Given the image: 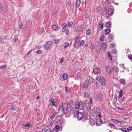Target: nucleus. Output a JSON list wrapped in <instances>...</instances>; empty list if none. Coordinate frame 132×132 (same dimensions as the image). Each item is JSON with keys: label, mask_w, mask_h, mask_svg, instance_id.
<instances>
[{"label": "nucleus", "mask_w": 132, "mask_h": 132, "mask_svg": "<svg viewBox=\"0 0 132 132\" xmlns=\"http://www.w3.org/2000/svg\"><path fill=\"white\" fill-rule=\"evenodd\" d=\"M77 118L79 120H81L83 122L86 121L88 120V117L86 114L78 112Z\"/></svg>", "instance_id": "f257e3e1"}, {"label": "nucleus", "mask_w": 132, "mask_h": 132, "mask_svg": "<svg viewBox=\"0 0 132 132\" xmlns=\"http://www.w3.org/2000/svg\"><path fill=\"white\" fill-rule=\"evenodd\" d=\"M96 79L98 81L101 82V84L102 86H105V85L106 80L104 78L102 77L97 76L96 78Z\"/></svg>", "instance_id": "f03ea898"}, {"label": "nucleus", "mask_w": 132, "mask_h": 132, "mask_svg": "<svg viewBox=\"0 0 132 132\" xmlns=\"http://www.w3.org/2000/svg\"><path fill=\"white\" fill-rule=\"evenodd\" d=\"M112 73H113L114 76H117L119 71L118 67L116 66L112 68Z\"/></svg>", "instance_id": "7ed1b4c3"}, {"label": "nucleus", "mask_w": 132, "mask_h": 132, "mask_svg": "<svg viewBox=\"0 0 132 132\" xmlns=\"http://www.w3.org/2000/svg\"><path fill=\"white\" fill-rule=\"evenodd\" d=\"M75 42L77 43H80L79 45H83L84 41L83 40H80V38L79 36H78L75 37Z\"/></svg>", "instance_id": "20e7f679"}, {"label": "nucleus", "mask_w": 132, "mask_h": 132, "mask_svg": "<svg viewBox=\"0 0 132 132\" xmlns=\"http://www.w3.org/2000/svg\"><path fill=\"white\" fill-rule=\"evenodd\" d=\"M52 43L50 42H48L46 44L45 48V50H48L50 47L51 46Z\"/></svg>", "instance_id": "39448f33"}, {"label": "nucleus", "mask_w": 132, "mask_h": 132, "mask_svg": "<svg viewBox=\"0 0 132 132\" xmlns=\"http://www.w3.org/2000/svg\"><path fill=\"white\" fill-rule=\"evenodd\" d=\"M106 70L109 74H110L112 73V68H111L110 66H107L106 67Z\"/></svg>", "instance_id": "423d86ee"}, {"label": "nucleus", "mask_w": 132, "mask_h": 132, "mask_svg": "<svg viewBox=\"0 0 132 132\" xmlns=\"http://www.w3.org/2000/svg\"><path fill=\"white\" fill-rule=\"evenodd\" d=\"M114 11V9H113L109 8L108 10V14L109 15L111 16L113 14Z\"/></svg>", "instance_id": "0eeeda50"}, {"label": "nucleus", "mask_w": 132, "mask_h": 132, "mask_svg": "<svg viewBox=\"0 0 132 132\" xmlns=\"http://www.w3.org/2000/svg\"><path fill=\"white\" fill-rule=\"evenodd\" d=\"M93 72L95 74L99 73L101 72V70L99 68H96L93 70Z\"/></svg>", "instance_id": "6e6552de"}, {"label": "nucleus", "mask_w": 132, "mask_h": 132, "mask_svg": "<svg viewBox=\"0 0 132 132\" xmlns=\"http://www.w3.org/2000/svg\"><path fill=\"white\" fill-rule=\"evenodd\" d=\"M106 43L103 42L102 45L101 50L102 51H103L105 50L106 48Z\"/></svg>", "instance_id": "1a4fd4ad"}, {"label": "nucleus", "mask_w": 132, "mask_h": 132, "mask_svg": "<svg viewBox=\"0 0 132 132\" xmlns=\"http://www.w3.org/2000/svg\"><path fill=\"white\" fill-rule=\"evenodd\" d=\"M76 31L78 32H79L82 31V26H81L77 27L76 29Z\"/></svg>", "instance_id": "9d476101"}, {"label": "nucleus", "mask_w": 132, "mask_h": 132, "mask_svg": "<svg viewBox=\"0 0 132 132\" xmlns=\"http://www.w3.org/2000/svg\"><path fill=\"white\" fill-rule=\"evenodd\" d=\"M1 10L4 12H6V9L5 5L2 4L1 5Z\"/></svg>", "instance_id": "9b49d317"}, {"label": "nucleus", "mask_w": 132, "mask_h": 132, "mask_svg": "<svg viewBox=\"0 0 132 132\" xmlns=\"http://www.w3.org/2000/svg\"><path fill=\"white\" fill-rule=\"evenodd\" d=\"M102 95L101 93H100L97 95V99L99 101H101L102 100Z\"/></svg>", "instance_id": "f8f14e48"}, {"label": "nucleus", "mask_w": 132, "mask_h": 132, "mask_svg": "<svg viewBox=\"0 0 132 132\" xmlns=\"http://www.w3.org/2000/svg\"><path fill=\"white\" fill-rule=\"evenodd\" d=\"M91 106V104L88 102L86 103L85 105V106L87 109H90Z\"/></svg>", "instance_id": "ddd939ff"}, {"label": "nucleus", "mask_w": 132, "mask_h": 132, "mask_svg": "<svg viewBox=\"0 0 132 132\" xmlns=\"http://www.w3.org/2000/svg\"><path fill=\"white\" fill-rule=\"evenodd\" d=\"M74 105L75 106V107H73L72 108L73 110H75L76 109H79V102H77L76 104H75Z\"/></svg>", "instance_id": "4468645a"}, {"label": "nucleus", "mask_w": 132, "mask_h": 132, "mask_svg": "<svg viewBox=\"0 0 132 132\" xmlns=\"http://www.w3.org/2000/svg\"><path fill=\"white\" fill-rule=\"evenodd\" d=\"M89 122L90 125L93 126L95 124V121L93 119L91 118L89 120Z\"/></svg>", "instance_id": "2eb2a0df"}, {"label": "nucleus", "mask_w": 132, "mask_h": 132, "mask_svg": "<svg viewBox=\"0 0 132 132\" xmlns=\"http://www.w3.org/2000/svg\"><path fill=\"white\" fill-rule=\"evenodd\" d=\"M99 121V123H98V121H96V126H100L103 122V121L101 118H100Z\"/></svg>", "instance_id": "dca6fc26"}, {"label": "nucleus", "mask_w": 132, "mask_h": 132, "mask_svg": "<svg viewBox=\"0 0 132 132\" xmlns=\"http://www.w3.org/2000/svg\"><path fill=\"white\" fill-rule=\"evenodd\" d=\"M98 27L102 29H103V25L101 22H99L97 25Z\"/></svg>", "instance_id": "f3484780"}, {"label": "nucleus", "mask_w": 132, "mask_h": 132, "mask_svg": "<svg viewBox=\"0 0 132 132\" xmlns=\"http://www.w3.org/2000/svg\"><path fill=\"white\" fill-rule=\"evenodd\" d=\"M81 3L80 0H77L76 3V6L77 8H78L80 6Z\"/></svg>", "instance_id": "a211bd4d"}, {"label": "nucleus", "mask_w": 132, "mask_h": 132, "mask_svg": "<svg viewBox=\"0 0 132 132\" xmlns=\"http://www.w3.org/2000/svg\"><path fill=\"white\" fill-rule=\"evenodd\" d=\"M82 102L81 101H80L79 102V109L80 110H82L83 109V106L82 105Z\"/></svg>", "instance_id": "6ab92c4d"}, {"label": "nucleus", "mask_w": 132, "mask_h": 132, "mask_svg": "<svg viewBox=\"0 0 132 132\" xmlns=\"http://www.w3.org/2000/svg\"><path fill=\"white\" fill-rule=\"evenodd\" d=\"M108 38L110 40V42L111 40L113 39V35L112 34H110L108 36Z\"/></svg>", "instance_id": "aec40b11"}, {"label": "nucleus", "mask_w": 132, "mask_h": 132, "mask_svg": "<svg viewBox=\"0 0 132 132\" xmlns=\"http://www.w3.org/2000/svg\"><path fill=\"white\" fill-rule=\"evenodd\" d=\"M111 29L110 28H108L105 29L104 33L106 35H108L111 32Z\"/></svg>", "instance_id": "412c9836"}, {"label": "nucleus", "mask_w": 132, "mask_h": 132, "mask_svg": "<svg viewBox=\"0 0 132 132\" xmlns=\"http://www.w3.org/2000/svg\"><path fill=\"white\" fill-rule=\"evenodd\" d=\"M111 26V24L110 22H107L106 23L105 27L107 28L110 27Z\"/></svg>", "instance_id": "4be33fe9"}, {"label": "nucleus", "mask_w": 132, "mask_h": 132, "mask_svg": "<svg viewBox=\"0 0 132 132\" xmlns=\"http://www.w3.org/2000/svg\"><path fill=\"white\" fill-rule=\"evenodd\" d=\"M119 82L122 84L124 85L126 84L125 80L124 79H120L119 80Z\"/></svg>", "instance_id": "5701e85b"}, {"label": "nucleus", "mask_w": 132, "mask_h": 132, "mask_svg": "<svg viewBox=\"0 0 132 132\" xmlns=\"http://www.w3.org/2000/svg\"><path fill=\"white\" fill-rule=\"evenodd\" d=\"M100 109L98 107H96L95 111V113L97 114L98 113H100Z\"/></svg>", "instance_id": "b1692460"}, {"label": "nucleus", "mask_w": 132, "mask_h": 132, "mask_svg": "<svg viewBox=\"0 0 132 132\" xmlns=\"http://www.w3.org/2000/svg\"><path fill=\"white\" fill-rule=\"evenodd\" d=\"M109 126L111 128H113L117 129V128L113 124L110 123L109 124Z\"/></svg>", "instance_id": "393cba45"}, {"label": "nucleus", "mask_w": 132, "mask_h": 132, "mask_svg": "<svg viewBox=\"0 0 132 132\" xmlns=\"http://www.w3.org/2000/svg\"><path fill=\"white\" fill-rule=\"evenodd\" d=\"M122 89H120V91L119 92V98L121 97L122 96Z\"/></svg>", "instance_id": "a878e982"}, {"label": "nucleus", "mask_w": 132, "mask_h": 132, "mask_svg": "<svg viewBox=\"0 0 132 132\" xmlns=\"http://www.w3.org/2000/svg\"><path fill=\"white\" fill-rule=\"evenodd\" d=\"M88 84L87 83H84L83 84V87L84 88H88Z\"/></svg>", "instance_id": "bb28decb"}, {"label": "nucleus", "mask_w": 132, "mask_h": 132, "mask_svg": "<svg viewBox=\"0 0 132 132\" xmlns=\"http://www.w3.org/2000/svg\"><path fill=\"white\" fill-rule=\"evenodd\" d=\"M68 77V75L66 73H64L62 76V78L64 80L67 79Z\"/></svg>", "instance_id": "cd10ccee"}, {"label": "nucleus", "mask_w": 132, "mask_h": 132, "mask_svg": "<svg viewBox=\"0 0 132 132\" xmlns=\"http://www.w3.org/2000/svg\"><path fill=\"white\" fill-rule=\"evenodd\" d=\"M88 82L90 83H93L94 82V80L92 78H90L88 80Z\"/></svg>", "instance_id": "c85d7f7f"}, {"label": "nucleus", "mask_w": 132, "mask_h": 132, "mask_svg": "<svg viewBox=\"0 0 132 132\" xmlns=\"http://www.w3.org/2000/svg\"><path fill=\"white\" fill-rule=\"evenodd\" d=\"M50 101L52 103V105L55 106V105L54 104V99L53 98H52L51 99Z\"/></svg>", "instance_id": "c756f323"}, {"label": "nucleus", "mask_w": 132, "mask_h": 132, "mask_svg": "<svg viewBox=\"0 0 132 132\" xmlns=\"http://www.w3.org/2000/svg\"><path fill=\"white\" fill-rule=\"evenodd\" d=\"M78 112L77 111H76L74 112L73 114V115L75 117H78Z\"/></svg>", "instance_id": "7c9ffc66"}, {"label": "nucleus", "mask_w": 132, "mask_h": 132, "mask_svg": "<svg viewBox=\"0 0 132 132\" xmlns=\"http://www.w3.org/2000/svg\"><path fill=\"white\" fill-rule=\"evenodd\" d=\"M119 130H121V131L124 132H127V129L126 128H119Z\"/></svg>", "instance_id": "2f4dec72"}, {"label": "nucleus", "mask_w": 132, "mask_h": 132, "mask_svg": "<svg viewBox=\"0 0 132 132\" xmlns=\"http://www.w3.org/2000/svg\"><path fill=\"white\" fill-rule=\"evenodd\" d=\"M65 92H66L69 93L70 92V89L68 88L67 87L65 86Z\"/></svg>", "instance_id": "473e14b6"}, {"label": "nucleus", "mask_w": 132, "mask_h": 132, "mask_svg": "<svg viewBox=\"0 0 132 132\" xmlns=\"http://www.w3.org/2000/svg\"><path fill=\"white\" fill-rule=\"evenodd\" d=\"M110 120L115 123H118V120L117 119H111Z\"/></svg>", "instance_id": "72a5a7b5"}, {"label": "nucleus", "mask_w": 132, "mask_h": 132, "mask_svg": "<svg viewBox=\"0 0 132 132\" xmlns=\"http://www.w3.org/2000/svg\"><path fill=\"white\" fill-rule=\"evenodd\" d=\"M89 93L87 92H85L84 93V97H89Z\"/></svg>", "instance_id": "f704fd0d"}, {"label": "nucleus", "mask_w": 132, "mask_h": 132, "mask_svg": "<svg viewBox=\"0 0 132 132\" xmlns=\"http://www.w3.org/2000/svg\"><path fill=\"white\" fill-rule=\"evenodd\" d=\"M104 38V35H102L100 38V40L101 41H103Z\"/></svg>", "instance_id": "c9c22d12"}, {"label": "nucleus", "mask_w": 132, "mask_h": 132, "mask_svg": "<svg viewBox=\"0 0 132 132\" xmlns=\"http://www.w3.org/2000/svg\"><path fill=\"white\" fill-rule=\"evenodd\" d=\"M63 111L64 113L66 114L68 112V108H64L63 109Z\"/></svg>", "instance_id": "e433bc0d"}, {"label": "nucleus", "mask_w": 132, "mask_h": 132, "mask_svg": "<svg viewBox=\"0 0 132 132\" xmlns=\"http://www.w3.org/2000/svg\"><path fill=\"white\" fill-rule=\"evenodd\" d=\"M115 46V44L114 43H112L110 44L109 47L110 48H112Z\"/></svg>", "instance_id": "4c0bfd02"}, {"label": "nucleus", "mask_w": 132, "mask_h": 132, "mask_svg": "<svg viewBox=\"0 0 132 132\" xmlns=\"http://www.w3.org/2000/svg\"><path fill=\"white\" fill-rule=\"evenodd\" d=\"M90 29H88L86 31V35H88L90 34Z\"/></svg>", "instance_id": "58836bf2"}, {"label": "nucleus", "mask_w": 132, "mask_h": 132, "mask_svg": "<svg viewBox=\"0 0 132 132\" xmlns=\"http://www.w3.org/2000/svg\"><path fill=\"white\" fill-rule=\"evenodd\" d=\"M52 29L54 30H56L57 29V27L55 25H54L52 26Z\"/></svg>", "instance_id": "ea45409f"}, {"label": "nucleus", "mask_w": 132, "mask_h": 132, "mask_svg": "<svg viewBox=\"0 0 132 132\" xmlns=\"http://www.w3.org/2000/svg\"><path fill=\"white\" fill-rule=\"evenodd\" d=\"M65 45L64 47V48H65L67 47H69L70 45V44L67 42H65Z\"/></svg>", "instance_id": "a19ab883"}, {"label": "nucleus", "mask_w": 132, "mask_h": 132, "mask_svg": "<svg viewBox=\"0 0 132 132\" xmlns=\"http://www.w3.org/2000/svg\"><path fill=\"white\" fill-rule=\"evenodd\" d=\"M23 126L25 128H29L30 127V124L29 123H28L26 125H24Z\"/></svg>", "instance_id": "79ce46f5"}, {"label": "nucleus", "mask_w": 132, "mask_h": 132, "mask_svg": "<svg viewBox=\"0 0 132 132\" xmlns=\"http://www.w3.org/2000/svg\"><path fill=\"white\" fill-rule=\"evenodd\" d=\"M55 117V116L53 114V115H52V116H50L49 117L48 119L50 120H52Z\"/></svg>", "instance_id": "37998d69"}, {"label": "nucleus", "mask_w": 132, "mask_h": 132, "mask_svg": "<svg viewBox=\"0 0 132 132\" xmlns=\"http://www.w3.org/2000/svg\"><path fill=\"white\" fill-rule=\"evenodd\" d=\"M118 97V96L117 94L115 93L114 94V100L116 101V102H117V98Z\"/></svg>", "instance_id": "c03bdc74"}, {"label": "nucleus", "mask_w": 132, "mask_h": 132, "mask_svg": "<svg viewBox=\"0 0 132 132\" xmlns=\"http://www.w3.org/2000/svg\"><path fill=\"white\" fill-rule=\"evenodd\" d=\"M73 24V22H69L68 24V26L69 27H72V26Z\"/></svg>", "instance_id": "a18cd8bd"}, {"label": "nucleus", "mask_w": 132, "mask_h": 132, "mask_svg": "<svg viewBox=\"0 0 132 132\" xmlns=\"http://www.w3.org/2000/svg\"><path fill=\"white\" fill-rule=\"evenodd\" d=\"M17 109V106L15 105H14L13 107L12 108V109L13 111H15Z\"/></svg>", "instance_id": "49530a36"}, {"label": "nucleus", "mask_w": 132, "mask_h": 132, "mask_svg": "<svg viewBox=\"0 0 132 132\" xmlns=\"http://www.w3.org/2000/svg\"><path fill=\"white\" fill-rule=\"evenodd\" d=\"M23 24L21 22H20V23L18 25L19 28L20 29H21L23 26Z\"/></svg>", "instance_id": "de8ad7c7"}, {"label": "nucleus", "mask_w": 132, "mask_h": 132, "mask_svg": "<svg viewBox=\"0 0 132 132\" xmlns=\"http://www.w3.org/2000/svg\"><path fill=\"white\" fill-rule=\"evenodd\" d=\"M127 132H128L129 130H132V127L131 126L128 128L127 129Z\"/></svg>", "instance_id": "09e8293b"}, {"label": "nucleus", "mask_w": 132, "mask_h": 132, "mask_svg": "<svg viewBox=\"0 0 132 132\" xmlns=\"http://www.w3.org/2000/svg\"><path fill=\"white\" fill-rule=\"evenodd\" d=\"M7 66L6 64L2 65L0 67V69H3L6 67Z\"/></svg>", "instance_id": "8fccbe9b"}, {"label": "nucleus", "mask_w": 132, "mask_h": 132, "mask_svg": "<svg viewBox=\"0 0 132 132\" xmlns=\"http://www.w3.org/2000/svg\"><path fill=\"white\" fill-rule=\"evenodd\" d=\"M67 107L68 109H70L71 107V104L70 103H68L67 104Z\"/></svg>", "instance_id": "3c124183"}, {"label": "nucleus", "mask_w": 132, "mask_h": 132, "mask_svg": "<svg viewBox=\"0 0 132 132\" xmlns=\"http://www.w3.org/2000/svg\"><path fill=\"white\" fill-rule=\"evenodd\" d=\"M51 129L50 128H48L45 130V132H51Z\"/></svg>", "instance_id": "603ef678"}, {"label": "nucleus", "mask_w": 132, "mask_h": 132, "mask_svg": "<svg viewBox=\"0 0 132 132\" xmlns=\"http://www.w3.org/2000/svg\"><path fill=\"white\" fill-rule=\"evenodd\" d=\"M55 129L56 130H58L60 129V127L58 125H56L55 126Z\"/></svg>", "instance_id": "864d4df0"}, {"label": "nucleus", "mask_w": 132, "mask_h": 132, "mask_svg": "<svg viewBox=\"0 0 132 132\" xmlns=\"http://www.w3.org/2000/svg\"><path fill=\"white\" fill-rule=\"evenodd\" d=\"M112 52L113 54H115L117 53V51L115 49H113L112 50Z\"/></svg>", "instance_id": "5fc2aeb1"}, {"label": "nucleus", "mask_w": 132, "mask_h": 132, "mask_svg": "<svg viewBox=\"0 0 132 132\" xmlns=\"http://www.w3.org/2000/svg\"><path fill=\"white\" fill-rule=\"evenodd\" d=\"M69 31H70V30H69V29L67 30V31L65 32V34H66V35H68Z\"/></svg>", "instance_id": "6e6d98bb"}, {"label": "nucleus", "mask_w": 132, "mask_h": 132, "mask_svg": "<svg viewBox=\"0 0 132 132\" xmlns=\"http://www.w3.org/2000/svg\"><path fill=\"white\" fill-rule=\"evenodd\" d=\"M93 103V102L92 101V98H90L89 100V103H90L91 104H92Z\"/></svg>", "instance_id": "4d7b16f0"}, {"label": "nucleus", "mask_w": 132, "mask_h": 132, "mask_svg": "<svg viewBox=\"0 0 132 132\" xmlns=\"http://www.w3.org/2000/svg\"><path fill=\"white\" fill-rule=\"evenodd\" d=\"M36 53L38 54H39L42 53L41 51L40 50H38L36 51Z\"/></svg>", "instance_id": "13d9d810"}, {"label": "nucleus", "mask_w": 132, "mask_h": 132, "mask_svg": "<svg viewBox=\"0 0 132 132\" xmlns=\"http://www.w3.org/2000/svg\"><path fill=\"white\" fill-rule=\"evenodd\" d=\"M128 58L130 60L132 59V55H129L128 56Z\"/></svg>", "instance_id": "bf43d9fd"}, {"label": "nucleus", "mask_w": 132, "mask_h": 132, "mask_svg": "<svg viewBox=\"0 0 132 132\" xmlns=\"http://www.w3.org/2000/svg\"><path fill=\"white\" fill-rule=\"evenodd\" d=\"M51 132H58V131H57L55 129H53L51 131Z\"/></svg>", "instance_id": "052dcab7"}, {"label": "nucleus", "mask_w": 132, "mask_h": 132, "mask_svg": "<svg viewBox=\"0 0 132 132\" xmlns=\"http://www.w3.org/2000/svg\"><path fill=\"white\" fill-rule=\"evenodd\" d=\"M63 60V57L61 58V59L60 61V62L61 63H62Z\"/></svg>", "instance_id": "680f3d73"}, {"label": "nucleus", "mask_w": 132, "mask_h": 132, "mask_svg": "<svg viewBox=\"0 0 132 132\" xmlns=\"http://www.w3.org/2000/svg\"><path fill=\"white\" fill-rule=\"evenodd\" d=\"M53 40L55 42V43H57L58 42V39H54Z\"/></svg>", "instance_id": "e2e57ef3"}, {"label": "nucleus", "mask_w": 132, "mask_h": 132, "mask_svg": "<svg viewBox=\"0 0 132 132\" xmlns=\"http://www.w3.org/2000/svg\"><path fill=\"white\" fill-rule=\"evenodd\" d=\"M126 99V98L125 97H123L121 99V100L122 101V102H123L124 101V100H125Z\"/></svg>", "instance_id": "0e129e2a"}, {"label": "nucleus", "mask_w": 132, "mask_h": 132, "mask_svg": "<svg viewBox=\"0 0 132 132\" xmlns=\"http://www.w3.org/2000/svg\"><path fill=\"white\" fill-rule=\"evenodd\" d=\"M66 104L65 103L62 104V106H61V108H62L63 106H65L66 105Z\"/></svg>", "instance_id": "69168bd1"}, {"label": "nucleus", "mask_w": 132, "mask_h": 132, "mask_svg": "<svg viewBox=\"0 0 132 132\" xmlns=\"http://www.w3.org/2000/svg\"><path fill=\"white\" fill-rule=\"evenodd\" d=\"M66 30V28H63L62 30V32H65V31Z\"/></svg>", "instance_id": "338daca9"}, {"label": "nucleus", "mask_w": 132, "mask_h": 132, "mask_svg": "<svg viewBox=\"0 0 132 132\" xmlns=\"http://www.w3.org/2000/svg\"><path fill=\"white\" fill-rule=\"evenodd\" d=\"M67 26V25L66 24H64V26L63 27V28H66V27Z\"/></svg>", "instance_id": "774afa93"}]
</instances>
